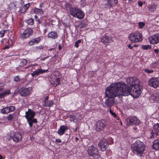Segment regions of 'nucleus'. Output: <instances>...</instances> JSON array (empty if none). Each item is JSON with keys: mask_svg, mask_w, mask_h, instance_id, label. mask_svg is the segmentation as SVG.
<instances>
[{"mask_svg": "<svg viewBox=\"0 0 159 159\" xmlns=\"http://www.w3.org/2000/svg\"><path fill=\"white\" fill-rule=\"evenodd\" d=\"M129 122L131 125H138L140 123V121L136 116L130 118Z\"/></svg>", "mask_w": 159, "mask_h": 159, "instance_id": "17", "label": "nucleus"}, {"mask_svg": "<svg viewBox=\"0 0 159 159\" xmlns=\"http://www.w3.org/2000/svg\"><path fill=\"white\" fill-rule=\"evenodd\" d=\"M126 82L128 84H129L130 87L129 88H131L132 86L135 85L137 84H139V81L136 77H129L127 78Z\"/></svg>", "mask_w": 159, "mask_h": 159, "instance_id": "11", "label": "nucleus"}, {"mask_svg": "<svg viewBox=\"0 0 159 159\" xmlns=\"http://www.w3.org/2000/svg\"><path fill=\"white\" fill-rule=\"evenodd\" d=\"M14 115L13 114H9L7 117V119L8 121H12L13 119Z\"/></svg>", "mask_w": 159, "mask_h": 159, "instance_id": "37", "label": "nucleus"}, {"mask_svg": "<svg viewBox=\"0 0 159 159\" xmlns=\"http://www.w3.org/2000/svg\"><path fill=\"white\" fill-rule=\"evenodd\" d=\"M33 66L32 65H30L28 66H27L25 67V69H29L30 67Z\"/></svg>", "mask_w": 159, "mask_h": 159, "instance_id": "52", "label": "nucleus"}, {"mask_svg": "<svg viewBox=\"0 0 159 159\" xmlns=\"http://www.w3.org/2000/svg\"><path fill=\"white\" fill-rule=\"evenodd\" d=\"M10 139H12L13 141L16 143L22 140V135L19 132L11 131L10 135Z\"/></svg>", "mask_w": 159, "mask_h": 159, "instance_id": "9", "label": "nucleus"}, {"mask_svg": "<svg viewBox=\"0 0 159 159\" xmlns=\"http://www.w3.org/2000/svg\"><path fill=\"white\" fill-rule=\"evenodd\" d=\"M69 128L67 126L64 125H61L57 131V134L60 136L62 135L65 133L66 131Z\"/></svg>", "mask_w": 159, "mask_h": 159, "instance_id": "18", "label": "nucleus"}, {"mask_svg": "<svg viewBox=\"0 0 159 159\" xmlns=\"http://www.w3.org/2000/svg\"><path fill=\"white\" fill-rule=\"evenodd\" d=\"M30 6V4L29 3L22 6L20 7L19 11L20 13H23L27 11Z\"/></svg>", "mask_w": 159, "mask_h": 159, "instance_id": "24", "label": "nucleus"}, {"mask_svg": "<svg viewBox=\"0 0 159 159\" xmlns=\"http://www.w3.org/2000/svg\"><path fill=\"white\" fill-rule=\"evenodd\" d=\"M36 48H37V49H43V46L41 45L40 46L36 47Z\"/></svg>", "mask_w": 159, "mask_h": 159, "instance_id": "55", "label": "nucleus"}, {"mask_svg": "<svg viewBox=\"0 0 159 159\" xmlns=\"http://www.w3.org/2000/svg\"><path fill=\"white\" fill-rule=\"evenodd\" d=\"M25 117L26 119L34 118L36 115L35 112L29 108L28 109V111L25 112Z\"/></svg>", "mask_w": 159, "mask_h": 159, "instance_id": "16", "label": "nucleus"}, {"mask_svg": "<svg viewBox=\"0 0 159 159\" xmlns=\"http://www.w3.org/2000/svg\"><path fill=\"white\" fill-rule=\"evenodd\" d=\"M158 63L157 62H155L151 64L150 66L152 67L153 68H155L158 65Z\"/></svg>", "mask_w": 159, "mask_h": 159, "instance_id": "43", "label": "nucleus"}, {"mask_svg": "<svg viewBox=\"0 0 159 159\" xmlns=\"http://www.w3.org/2000/svg\"><path fill=\"white\" fill-rule=\"evenodd\" d=\"M138 44H135L133 45V47H138Z\"/></svg>", "mask_w": 159, "mask_h": 159, "instance_id": "64", "label": "nucleus"}, {"mask_svg": "<svg viewBox=\"0 0 159 159\" xmlns=\"http://www.w3.org/2000/svg\"><path fill=\"white\" fill-rule=\"evenodd\" d=\"M6 31V30H2L0 31V36L1 37H3L4 36Z\"/></svg>", "mask_w": 159, "mask_h": 159, "instance_id": "45", "label": "nucleus"}, {"mask_svg": "<svg viewBox=\"0 0 159 159\" xmlns=\"http://www.w3.org/2000/svg\"><path fill=\"white\" fill-rule=\"evenodd\" d=\"M10 93L11 91L10 90H7L0 93V98H4L5 95L10 94Z\"/></svg>", "mask_w": 159, "mask_h": 159, "instance_id": "30", "label": "nucleus"}, {"mask_svg": "<svg viewBox=\"0 0 159 159\" xmlns=\"http://www.w3.org/2000/svg\"><path fill=\"white\" fill-rule=\"evenodd\" d=\"M145 145L143 142H141L139 140H137L132 145L131 149L134 154L139 157H141L145 150Z\"/></svg>", "mask_w": 159, "mask_h": 159, "instance_id": "3", "label": "nucleus"}, {"mask_svg": "<svg viewBox=\"0 0 159 159\" xmlns=\"http://www.w3.org/2000/svg\"><path fill=\"white\" fill-rule=\"evenodd\" d=\"M153 129L156 131L159 132V123L155 124L153 126Z\"/></svg>", "mask_w": 159, "mask_h": 159, "instance_id": "35", "label": "nucleus"}, {"mask_svg": "<svg viewBox=\"0 0 159 159\" xmlns=\"http://www.w3.org/2000/svg\"><path fill=\"white\" fill-rule=\"evenodd\" d=\"M152 46L149 45H143L142 49L143 50H148L151 48Z\"/></svg>", "mask_w": 159, "mask_h": 159, "instance_id": "38", "label": "nucleus"}, {"mask_svg": "<svg viewBox=\"0 0 159 159\" xmlns=\"http://www.w3.org/2000/svg\"><path fill=\"white\" fill-rule=\"evenodd\" d=\"M27 63V60L26 59H23L20 62L19 66L20 67H23L26 65Z\"/></svg>", "mask_w": 159, "mask_h": 159, "instance_id": "33", "label": "nucleus"}, {"mask_svg": "<svg viewBox=\"0 0 159 159\" xmlns=\"http://www.w3.org/2000/svg\"><path fill=\"white\" fill-rule=\"evenodd\" d=\"M48 56H47L46 57H44L43 58H42L41 60L42 61H44L46 58H48Z\"/></svg>", "mask_w": 159, "mask_h": 159, "instance_id": "59", "label": "nucleus"}, {"mask_svg": "<svg viewBox=\"0 0 159 159\" xmlns=\"http://www.w3.org/2000/svg\"><path fill=\"white\" fill-rule=\"evenodd\" d=\"M100 150L102 152L105 151L108 147V144L106 140L100 141L98 144Z\"/></svg>", "mask_w": 159, "mask_h": 159, "instance_id": "15", "label": "nucleus"}, {"mask_svg": "<svg viewBox=\"0 0 159 159\" xmlns=\"http://www.w3.org/2000/svg\"><path fill=\"white\" fill-rule=\"evenodd\" d=\"M58 48L59 50L60 51H61V49H62L61 46L60 44L59 45V46H58Z\"/></svg>", "mask_w": 159, "mask_h": 159, "instance_id": "60", "label": "nucleus"}, {"mask_svg": "<svg viewBox=\"0 0 159 159\" xmlns=\"http://www.w3.org/2000/svg\"><path fill=\"white\" fill-rule=\"evenodd\" d=\"M144 71L145 72L147 73L148 74H151L152 73L154 72V70H149L148 69H144Z\"/></svg>", "mask_w": 159, "mask_h": 159, "instance_id": "44", "label": "nucleus"}, {"mask_svg": "<svg viewBox=\"0 0 159 159\" xmlns=\"http://www.w3.org/2000/svg\"><path fill=\"white\" fill-rule=\"evenodd\" d=\"M119 87L123 96H128L131 95L134 98H137L140 95L142 91V87L139 84L132 86L131 88H129L125 83L123 82H117Z\"/></svg>", "mask_w": 159, "mask_h": 159, "instance_id": "2", "label": "nucleus"}, {"mask_svg": "<svg viewBox=\"0 0 159 159\" xmlns=\"http://www.w3.org/2000/svg\"><path fill=\"white\" fill-rule=\"evenodd\" d=\"M109 112L111 114V115L115 119H116L117 120H120V118L118 116L117 113H116L115 112H113L111 110V109H109Z\"/></svg>", "mask_w": 159, "mask_h": 159, "instance_id": "29", "label": "nucleus"}, {"mask_svg": "<svg viewBox=\"0 0 159 159\" xmlns=\"http://www.w3.org/2000/svg\"><path fill=\"white\" fill-rule=\"evenodd\" d=\"M123 1V2L125 3L128 4L130 2L129 1V0H122Z\"/></svg>", "mask_w": 159, "mask_h": 159, "instance_id": "53", "label": "nucleus"}, {"mask_svg": "<svg viewBox=\"0 0 159 159\" xmlns=\"http://www.w3.org/2000/svg\"><path fill=\"white\" fill-rule=\"evenodd\" d=\"M138 27L139 29H143L145 25V23L144 22H139L138 23Z\"/></svg>", "mask_w": 159, "mask_h": 159, "instance_id": "39", "label": "nucleus"}, {"mask_svg": "<svg viewBox=\"0 0 159 159\" xmlns=\"http://www.w3.org/2000/svg\"><path fill=\"white\" fill-rule=\"evenodd\" d=\"M26 22L28 25H32L34 23V20L33 18H31L26 20Z\"/></svg>", "mask_w": 159, "mask_h": 159, "instance_id": "36", "label": "nucleus"}, {"mask_svg": "<svg viewBox=\"0 0 159 159\" xmlns=\"http://www.w3.org/2000/svg\"><path fill=\"white\" fill-rule=\"evenodd\" d=\"M107 2L106 5L110 9L116 6L118 0H107Z\"/></svg>", "mask_w": 159, "mask_h": 159, "instance_id": "19", "label": "nucleus"}, {"mask_svg": "<svg viewBox=\"0 0 159 159\" xmlns=\"http://www.w3.org/2000/svg\"><path fill=\"white\" fill-rule=\"evenodd\" d=\"M80 1L83 4L85 2V0H80Z\"/></svg>", "mask_w": 159, "mask_h": 159, "instance_id": "62", "label": "nucleus"}, {"mask_svg": "<svg viewBox=\"0 0 159 159\" xmlns=\"http://www.w3.org/2000/svg\"><path fill=\"white\" fill-rule=\"evenodd\" d=\"M48 98H49V97L48 96H46L44 100L42 102V104L43 103H44V102H46V101H48Z\"/></svg>", "mask_w": 159, "mask_h": 159, "instance_id": "47", "label": "nucleus"}, {"mask_svg": "<svg viewBox=\"0 0 159 159\" xmlns=\"http://www.w3.org/2000/svg\"><path fill=\"white\" fill-rule=\"evenodd\" d=\"M127 47L130 49H132L133 48V47L131 46V44H129L127 45Z\"/></svg>", "mask_w": 159, "mask_h": 159, "instance_id": "56", "label": "nucleus"}, {"mask_svg": "<svg viewBox=\"0 0 159 159\" xmlns=\"http://www.w3.org/2000/svg\"><path fill=\"white\" fill-rule=\"evenodd\" d=\"M107 121L105 119H102L98 120L95 124V130L97 132L103 131L106 127Z\"/></svg>", "mask_w": 159, "mask_h": 159, "instance_id": "8", "label": "nucleus"}, {"mask_svg": "<svg viewBox=\"0 0 159 159\" xmlns=\"http://www.w3.org/2000/svg\"><path fill=\"white\" fill-rule=\"evenodd\" d=\"M128 38L129 40L134 43L141 42L143 40L142 34L138 32L130 34Z\"/></svg>", "mask_w": 159, "mask_h": 159, "instance_id": "4", "label": "nucleus"}, {"mask_svg": "<svg viewBox=\"0 0 159 159\" xmlns=\"http://www.w3.org/2000/svg\"><path fill=\"white\" fill-rule=\"evenodd\" d=\"M109 142H110V144H113L114 143L113 140L112 138H110L109 139Z\"/></svg>", "mask_w": 159, "mask_h": 159, "instance_id": "49", "label": "nucleus"}, {"mask_svg": "<svg viewBox=\"0 0 159 159\" xmlns=\"http://www.w3.org/2000/svg\"><path fill=\"white\" fill-rule=\"evenodd\" d=\"M20 5L23 6V4H24V1L23 0H20L18 2Z\"/></svg>", "mask_w": 159, "mask_h": 159, "instance_id": "51", "label": "nucleus"}, {"mask_svg": "<svg viewBox=\"0 0 159 159\" xmlns=\"http://www.w3.org/2000/svg\"><path fill=\"white\" fill-rule=\"evenodd\" d=\"M55 142L57 143H60L61 142V140L60 139H55Z\"/></svg>", "mask_w": 159, "mask_h": 159, "instance_id": "48", "label": "nucleus"}, {"mask_svg": "<svg viewBox=\"0 0 159 159\" xmlns=\"http://www.w3.org/2000/svg\"><path fill=\"white\" fill-rule=\"evenodd\" d=\"M101 39V42L106 45H107L111 39L109 36H107L106 35L103 36Z\"/></svg>", "mask_w": 159, "mask_h": 159, "instance_id": "23", "label": "nucleus"}, {"mask_svg": "<svg viewBox=\"0 0 159 159\" xmlns=\"http://www.w3.org/2000/svg\"><path fill=\"white\" fill-rule=\"evenodd\" d=\"M61 77V75L58 72H55L53 73L51 83L54 87H56L60 84Z\"/></svg>", "mask_w": 159, "mask_h": 159, "instance_id": "7", "label": "nucleus"}, {"mask_svg": "<svg viewBox=\"0 0 159 159\" xmlns=\"http://www.w3.org/2000/svg\"><path fill=\"white\" fill-rule=\"evenodd\" d=\"M48 37L52 39H57L58 36L57 33L55 31H52L48 34Z\"/></svg>", "mask_w": 159, "mask_h": 159, "instance_id": "22", "label": "nucleus"}, {"mask_svg": "<svg viewBox=\"0 0 159 159\" xmlns=\"http://www.w3.org/2000/svg\"><path fill=\"white\" fill-rule=\"evenodd\" d=\"M154 52L155 53H158L159 52V50L158 49H155L154 50Z\"/></svg>", "mask_w": 159, "mask_h": 159, "instance_id": "57", "label": "nucleus"}, {"mask_svg": "<svg viewBox=\"0 0 159 159\" xmlns=\"http://www.w3.org/2000/svg\"><path fill=\"white\" fill-rule=\"evenodd\" d=\"M34 18H35V20L38 23V24H41V22L42 21V20L40 19H39L38 17V16H37V15H35L34 16Z\"/></svg>", "mask_w": 159, "mask_h": 159, "instance_id": "40", "label": "nucleus"}, {"mask_svg": "<svg viewBox=\"0 0 159 159\" xmlns=\"http://www.w3.org/2000/svg\"><path fill=\"white\" fill-rule=\"evenodd\" d=\"M148 40L151 44H156L159 43V34H155L150 36Z\"/></svg>", "mask_w": 159, "mask_h": 159, "instance_id": "14", "label": "nucleus"}, {"mask_svg": "<svg viewBox=\"0 0 159 159\" xmlns=\"http://www.w3.org/2000/svg\"><path fill=\"white\" fill-rule=\"evenodd\" d=\"M26 120L30 127L31 128L33 127V123H37L38 122L36 118H30L26 119Z\"/></svg>", "mask_w": 159, "mask_h": 159, "instance_id": "25", "label": "nucleus"}, {"mask_svg": "<svg viewBox=\"0 0 159 159\" xmlns=\"http://www.w3.org/2000/svg\"><path fill=\"white\" fill-rule=\"evenodd\" d=\"M10 46H5L3 48V49H8L9 48Z\"/></svg>", "mask_w": 159, "mask_h": 159, "instance_id": "58", "label": "nucleus"}, {"mask_svg": "<svg viewBox=\"0 0 159 159\" xmlns=\"http://www.w3.org/2000/svg\"><path fill=\"white\" fill-rule=\"evenodd\" d=\"M88 154L94 159H98L100 156L98 153V149L93 145L89 146L87 151Z\"/></svg>", "mask_w": 159, "mask_h": 159, "instance_id": "6", "label": "nucleus"}, {"mask_svg": "<svg viewBox=\"0 0 159 159\" xmlns=\"http://www.w3.org/2000/svg\"><path fill=\"white\" fill-rule=\"evenodd\" d=\"M70 13L74 17H77L81 19L84 18V12L80 8L73 7L70 8Z\"/></svg>", "mask_w": 159, "mask_h": 159, "instance_id": "5", "label": "nucleus"}, {"mask_svg": "<svg viewBox=\"0 0 159 159\" xmlns=\"http://www.w3.org/2000/svg\"><path fill=\"white\" fill-rule=\"evenodd\" d=\"M138 4L139 7H142L143 6V2L141 1H138Z\"/></svg>", "mask_w": 159, "mask_h": 159, "instance_id": "50", "label": "nucleus"}, {"mask_svg": "<svg viewBox=\"0 0 159 159\" xmlns=\"http://www.w3.org/2000/svg\"><path fill=\"white\" fill-rule=\"evenodd\" d=\"M0 112L3 114H7L10 113L8 107L3 108L1 110Z\"/></svg>", "mask_w": 159, "mask_h": 159, "instance_id": "31", "label": "nucleus"}, {"mask_svg": "<svg viewBox=\"0 0 159 159\" xmlns=\"http://www.w3.org/2000/svg\"><path fill=\"white\" fill-rule=\"evenodd\" d=\"M14 80L16 82H18L20 80L19 76V75L15 76L14 78Z\"/></svg>", "mask_w": 159, "mask_h": 159, "instance_id": "46", "label": "nucleus"}, {"mask_svg": "<svg viewBox=\"0 0 159 159\" xmlns=\"http://www.w3.org/2000/svg\"><path fill=\"white\" fill-rule=\"evenodd\" d=\"M34 12L37 14H42L44 13V11L42 9L38 8L36 7L34 8Z\"/></svg>", "mask_w": 159, "mask_h": 159, "instance_id": "32", "label": "nucleus"}, {"mask_svg": "<svg viewBox=\"0 0 159 159\" xmlns=\"http://www.w3.org/2000/svg\"><path fill=\"white\" fill-rule=\"evenodd\" d=\"M150 138L152 139L154 138L155 135H156L157 136L158 135V133L155 131H154L152 130L150 133Z\"/></svg>", "mask_w": 159, "mask_h": 159, "instance_id": "34", "label": "nucleus"}, {"mask_svg": "<svg viewBox=\"0 0 159 159\" xmlns=\"http://www.w3.org/2000/svg\"><path fill=\"white\" fill-rule=\"evenodd\" d=\"M86 26V25L84 23L82 25H81V28L82 29L84 28Z\"/></svg>", "mask_w": 159, "mask_h": 159, "instance_id": "54", "label": "nucleus"}, {"mask_svg": "<svg viewBox=\"0 0 159 159\" xmlns=\"http://www.w3.org/2000/svg\"><path fill=\"white\" fill-rule=\"evenodd\" d=\"M79 138H78V137H76L75 138V142H77V141H78L79 140Z\"/></svg>", "mask_w": 159, "mask_h": 159, "instance_id": "63", "label": "nucleus"}, {"mask_svg": "<svg viewBox=\"0 0 159 159\" xmlns=\"http://www.w3.org/2000/svg\"><path fill=\"white\" fill-rule=\"evenodd\" d=\"M48 71V69L43 70L41 69H38L37 70L32 73L31 75L32 77H34L35 75H38L40 74L47 72Z\"/></svg>", "mask_w": 159, "mask_h": 159, "instance_id": "20", "label": "nucleus"}, {"mask_svg": "<svg viewBox=\"0 0 159 159\" xmlns=\"http://www.w3.org/2000/svg\"><path fill=\"white\" fill-rule=\"evenodd\" d=\"M44 5V3L43 2H42L41 3H40V5H39V7L41 8L42 7H43V6Z\"/></svg>", "mask_w": 159, "mask_h": 159, "instance_id": "61", "label": "nucleus"}, {"mask_svg": "<svg viewBox=\"0 0 159 159\" xmlns=\"http://www.w3.org/2000/svg\"><path fill=\"white\" fill-rule=\"evenodd\" d=\"M33 32V30L32 29L28 28L25 30L23 33L20 34V37L23 39L27 38L32 35Z\"/></svg>", "mask_w": 159, "mask_h": 159, "instance_id": "12", "label": "nucleus"}, {"mask_svg": "<svg viewBox=\"0 0 159 159\" xmlns=\"http://www.w3.org/2000/svg\"><path fill=\"white\" fill-rule=\"evenodd\" d=\"M151 98L155 102H159V92H157L151 96Z\"/></svg>", "mask_w": 159, "mask_h": 159, "instance_id": "26", "label": "nucleus"}, {"mask_svg": "<svg viewBox=\"0 0 159 159\" xmlns=\"http://www.w3.org/2000/svg\"><path fill=\"white\" fill-rule=\"evenodd\" d=\"M41 41L40 37L35 38L30 40L28 43V45L30 46L38 44Z\"/></svg>", "mask_w": 159, "mask_h": 159, "instance_id": "21", "label": "nucleus"}, {"mask_svg": "<svg viewBox=\"0 0 159 159\" xmlns=\"http://www.w3.org/2000/svg\"><path fill=\"white\" fill-rule=\"evenodd\" d=\"M31 87L25 88L22 89L19 92L20 95L24 97H26L29 95L31 93Z\"/></svg>", "mask_w": 159, "mask_h": 159, "instance_id": "13", "label": "nucleus"}, {"mask_svg": "<svg viewBox=\"0 0 159 159\" xmlns=\"http://www.w3.org/2000/svg\"><path fill=\"white\" fill-rule=\"evenodd\" d=\"M117 83L112 84L107 87L105 90V97L107 98L105 100L104 106L110 109L114 104V98L118 97L120 98L122 97Z\"/></svg>", "mask_w": 159, "mask_h": 159, "instance_id": "1", "label": "nucleus"}, {"mask_svg": "<svg viewBox=\"0 0 159 159\" xmlns=\"http://www.w3.org/2000/svg\"><path fill=\"white\" fill-rule=\"evenodd\" d=\"M81 42V39H79L77 41H76L75 44L74 46L76 48H78L79 46V43H80Z\"/></svg>", "mask_w": 159, "mask_h": 159, "instance_id": "42", "label": "nucleus"}, {"mask_svg": "<svg viewBox=\"0 0 159 159\" xmlns=\"http://www.w3.org/2000/svg\"><path fill=\"white\" fill-rule=\"evenodd\" d=\"M10 112L14 111L16 110V107L14 106H11L8 107Z\"/></svg>", "mask_w": 159, "mask_h": 159, "instance_id": "41", "label": "nucleus"}, {"mask_svg": "<svg viewBox=\"0 0 159 159\" xmlns=\"http://www.w3.org/2000/svg\"><path fill=\"white\" fill-rule=\"evenodd\" d=\"M148 84L155 88L159 87V77H153L150 79L148 81Z\"/></svg>", "mask_w": 159, "mask_h": 159, "instance_id": "10", "label": "nucleus"}, {"mask_svg": "<svg viewBox=\"0 0 159 159\" xmlns=\"http://www.w3.org/2000/svg\"><path fill=\"white\" fill-rule=\"evenodd\" d=\"M153 148L155 150H159V140H155L153 142Z\"/></svg>", "mask_w": 159, "mask_h": 159, "instance_id": "27", "label": "nucleus"}, {"mask_svg": "<svg viewBox=\"0 0 159 159\" xmlns=\"http://www.w3.org/2000/svg\"><path fill=\"white\" fill-rule=\"evenodd\" d=\"M54 102L52 100L44 102V103H43L42 105L44 107H50L52 106L54 104Z\"/></svg>", "mask_w": 159, "mask_h": 159, "instance_id": "28", "label": "nucleus"}]
</instances>
